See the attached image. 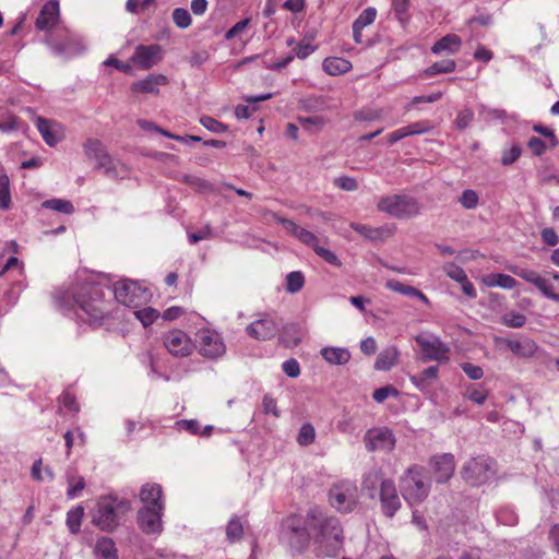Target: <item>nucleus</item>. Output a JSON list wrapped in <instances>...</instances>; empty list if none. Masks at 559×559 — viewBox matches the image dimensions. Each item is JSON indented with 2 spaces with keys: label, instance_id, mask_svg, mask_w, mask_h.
I'll return each mask as SVG.
<instances>
[{
  "label": "nucleus",
  "instance_id": "1",
  "mask_svg": "<svg viewBox=\"0 0 559 559\" xmlns=\"http://www.w3.org/2000/svg\"><path fill=\"white\" fill-rule=\"evenodd\" d=\"M53 302L60 311H73L81 320L95 325L100 324L109 313L104 287L93 283L85 284L72 293L60 292L55 295Z\"/></svg>",
  "mask_w": 559,
  "mask_h": 559
},
{
  "label": "nucleus",
  "instance_id": "2",
  "mask_svg": "<svg viewBox=\"0 0 559 559\" xmlns=\"http://www.w3.org/2000/svg\"><path fill=\"white\" fill-rule=\"evenodd\" d=\"M307 523L311 530L317 532L316 543L326 556H335L341 550L343 528L337 518L311 510L307 514Z\"/></svg>",
  "mask_w": 559,
  "mask_h": 559
},
{
  "label": "nucleus",
  "instance_id": "3",
  "mask_svg": "<svg viewBox=\"0 0 559 559\" xmlns=\"http://www.w3.org/2000/svg\"><path fill=\"white\" fill-rule=\"evenodd\" d=\"M401 493L409 504L423 502L429 493L430 484L426 481L424 468L417 465L409 467L401 477Z\"/></svg>",
  "mask_w": 559,
  "mask_h": 559
},
{
  "label": "nucleus",
  "instance_id": "4",
  "mask_svg": "<svg viewBox=\"0 0 559 559\" xmlns=\"http://www.w3.org/2000/svg\"><path fill=\"white\" fill-rule=\"evenodd\" d=\"M377 209L397 219H408L419 214L418 201L408 194H391L381 197Z\"/></svg>",
  "mask_w": 559,
  "mask_h": 559
},
{
  "label": "nucleus",
  "instance_id": "5",
  "mask_svg": "<svg viewBox=\"0 0 559 559\" xmlns=\"http://www.w3.org/2000/svg\"><path fill=\"white\" fill-rule=\"evenodd\" d=\"M46 43L56 56L64 58L78 56L85 50L83 39L66 28L47 34Z\"/></svg>",
  "mask_w": 559,
  "mask_h": 559
},
{
  "label": "nucleus",
  "instance_id": "6",
  "mask_svg": "<svg viewBox=\"0 0 559 559\" xmlns=\"http://www.w3.org/2000/svg\"><path fill=\"white\" fill-rule=\"evenodd\" d=\"M495 473V461L484 455L471 457L464 463L461 471L463 479L472 486L487 483Z\"/></svg>",
  "mask_w": 559,
  "mask_h": 559
},
{
  "label": "nucleus",
  "instance_id": "7",
  "mask_svg": "<svg viewBox=\"0 0 559 559\" xmlns=\"http://www.w3.org/2000/svg\"><path fill=\"white\" fill-rule=\"evenodd\" d=\"M280 538L290 548L301 551L308 546L310 535L302 519L294 514L283 521Z\"/></svg>",
  "mask_w": 559,
  "mask_h": 559
},
{
  "label": "nucleus",
  "instance_id": "8",
  "mask_svg": "<svg viewBox=\"0 0 559 559\" xmlns=\"http://www.w3.org/2000/svg\"><path fill=\"white\" fill-rule=\"evenodd\" d=\"M114 295L119 304L132 309L141 307L151 298V294L146 288L130 280L117 282L114 286Z\"/></svg>",
  "mask_w": 559,
  "mask_h": 559
},
{
  "label": "nucleus",
  "instance_id": "9",
  "mask_svg": "<svg viewBox=\"0 0 559 559\" xmlns=\"http://www.w3.org/2000/svg\"><path fill=\"white\" fill-rule=\"evenodd\" d=\"M329 498L340 512H350L357 503V486L350 480L338 481L331 487Z\"/></svg>",
  "mask_w": 559,
  "mask_h": 559
},
{
  "label": "nucleus",
  "instance_id": "10",
  "mask_svg": "<svg viewBox=\"0 0 559 559\" xmlns=\"http://www.w3.org/2000/svg\"><path fill=\"white\" fill-rule=\"evenodd\" d=\"M118 506L116 499H99L92 515L93 524L104 532H112L118 526Z\"/></svg>",
  "mask_w": 559,
  "mask_h": 559
},
{
  "label": "nucleus",
  "instance_id": "11",
  "mask_svg": "<svg viewBox=\"0 0 559 559\" xmlns=\"http://www.w3.org/2000/svg\"><path fill=\"white\" fill-rule=\"evenodd\" d=\"M199 352L203 357L216 359L226 352L223 337L215 331L203 329L198 333Z\"/></svg>",
  "mask_w": 559,
  "mask_h": 559
},
{
  "label": "nucleus",
  "instance_id": "12",
  "mask_svg": "<svg viewBox=\"0 0 559 559\" xmlns=\"http://www.w3.org/2000/svg\"><path fill=\"white\" fill-rule=\"evenodd\" d=\"M163 344L168 353L175 357H188L194 348L189 335L181 330H171L165 333Z\"/></svg>",
  "mask_w": 559,
  "mask_h": 559
},
{
  "label": "nucleus",
  "instance_id": "13",
  "mask_svg": "<svg viewBox=\"0 0 559 559\" xmlns=\"http://www.w3.org/2000/svg\"><path fill=\"white\" fill-rule=\"evenodd\" d=\"M416 343L420 346L425 360L447 361L449 360V346L437 336L415 337Z\"/></svg>",
  "mask_w": 559,
  "mask_h": 559
},
{
  "label": "nucleus",
  "instance_id": "14",
  "mask_svg": "<svg viewBox=\"0 0 559 559\" xmlns=\"http://www.w3.org/2000/svg\"><path fill=\"white\" fill-rule=\"evenodd\" d=\"M165 508L142 507L138 512V523L145 534L159 535L163 531L162 516Z\"/></svg>",
  "mask_w": 559,
  "mask_h": 559
},
{
  "label": "nucleus",
  "instance_id": "15",
  "mask_svg": "<svg viewBox=\"0 0 559 559\" xmlns=\"http://www.w3.org/2000/svg\"><path fill=\"white\" fill-rule=\"evenodd\" d=\"M381 511L386 518H393L402 507L395 484L391 479H383L380 484Z\"/></svg>",
  "mask_w": 559,
  "mask_h": 559
},
{
  "label": "nucleus",
  "instance_id": "16",
  "mask_svg": "<svg viewBox=\"0 0 559 559\" xmlns=\"http://www.w3.org/2000/svg\"><path fill=\"white\" fill-rule=\"evenodd\" d=\"M271 216L274 221L281 224L289 235L298 239L304 245L312 248L313 251L320 246L319 238L312 231L298 226L292 219L280 216L277 213L272 212Z\"/></svg>",
  "mask_w": 559,
  "mask_h": 559
},
{
  "label": "nucleus",
  "instance_id": "17",
  "mask_svg": "<svg viewBox=\"0 0 559 559\" xmlns=\"http://www.w3.org/2000/svg\"><path fill=\"white\" fill-rule=\"evenodd\" d=\"M280 322L271 314H263L262 318L253 321L246 328L247 334L259 341L271 340L275 336Z\"/></svg>",
  "mask_w": 559,
  "mask_h": 559
},
{
  "label": "nucleus",
  "instance_id": "18",
  "mask_svg": "<svg viewBox=\"0 0 559 559\" xmlns=\"http://www.w3.org/2000/svg\"><path fill=\"white\" fill-rule=\"evenodd\" d=\"M365 442L369 451H391L395 445V438L388 428H373L366 432Z\"/></svg>",
  "mask_w": 559,
  "mask_h": 559
},
{
  "label": "nucleus",
  "instance_id": "19",
  "mask_svg": "<svg viewBox=\"0 0 559 559\" xmlns=\"http://www.w3.org/2000/svg\"><path fill=\"white\" fill-rule=\"evenodd\" d=\"M430 466L435 480L439 484L447 483L455 469L454 456L450 453L435 455L430 460Z\"/></svg>",
  "mask_w": 559,
  "mask_h": 559
},
{
  "label": "nucleus",
  "instance_id": "20",
  "mask_svg": "<svg viewBox=\"0 0 559 559\" xmlns=\"http://www.w3.org/2000/svg\"><path fill=\"white\" fill-rule=\"evenodd\" d=\"M160 46L139 45L133 53L132 61L142 69H150L160 59Z\"/></svg>",
  "mask_w": 559,
  "mask_h": 559
},
{
  "label": "nucleus",
  "instance_id": "21",
  "mask_svg": "<svg viewBox=\"0 0 559 559\" xmlns=\"http://www.w3.org/2000/svg\"><path fill=\"white\" fill-rule=\"evenodd\" d=\"M59 17V3L57 0H49L45 3L36 19V27L40 31L50 29L56 25Z\"/></svg>",
  "mask_w": 559,
  "mask_h": 559
},
{
  "label": "nucleus",
  "instance_id": "22",
  "mask_svg": "<svg viewBox=\"0 0 559 559\" xmlns=\"http://www.w3.org/2000/svg\"><path fill=\"white\" fill-rule=\"evenodd\" d=\"M168 79L163 74H151L143 80L132 83L133 93L157 94L159 86L166 85Z\"/></svg>",
  "mask_w": 559,
  "mask_h": 559
},
{
  "label": "nucleus",
  "instance_id": "23",
  "mask_svg": "<svg viewBox=\"0 0 559 559\" xmlns=\"http://www.w3.org/2000/svg\"><path fill=\"white\" fill-rule=\"evenodd\" d=\"M163 489L158 484H145L140 491V499L143 507H160L165 508L163 501Z\"/></svg>",
  "mask_w": 559,
  "mask_h": 559
},
{
  "label": "nucleus",
  "instance_id": "24",
  "mask_svg": "<svg viewBox=\"0 0 559 559\" xmlns=\"http://www.w3.org/2000/svg\"><path fill=\"white\" fill-rule=\"evenodd\" d=\"M502 342L515 356L519 357H532L537 350L536 343L528 337H524L522 340L506 338L502 340Z\"/></svg>",
  "mask_w": 559,
  "mask_h": 559
},
{
  "label": "nucleus",
  "instance_id": "25",
  "mask_svg": "<svg viewBox=\"0 0 559 559\" xmlns=\"http://www.w3.org/2000/svg\"><path fill=\"white\" fill-rule=\"evenodd\" d=\"M96 167L103 169L105 175L109 178L123 177L127 173L124 165L114 159L108 152L96 160Z\"/></svg>",
  "mask_w": 559,
  "mask_h": 559
},
{
  "label": "nucleus",
  "instance_id": "26",
  "mask_svg": "<svg viewBox=\"0 0 559 559\" xmlns=\"http://www.w3.org/2000/svg\"><path fill=\"white\" fill-rule=\"evenodd\" d=\"M461 46L462 40L457 35L448 34L435 43V45L431 48V51L436 55H454L460 50Z\"/></svg>",
  "mask_w": 559,
  "mask_h": 559
},
{
  "label": "nucleus",
  "instance_id": "27",
  "mask_svg": "<svg viewBox=\"0 0 559 559\" xmlns=\"http://www.w3.org/2000/svg\"><path fill=\"white\" fill-rule=\"evenodd\" d=\"M400 357V350L396 346L392 345L384 348L377 357L374 369L379 371H389L392 369Z\"/></svg>",
  "mask_w": 559,
  "mask_h": 559
},
{
  "label": "nucleus",
  "instance_id": "28",
  "mask_svg": "<svg viewBox=\"0 0 559 559\" xmlns=\"http://www.w3.org/2000/svg\"><path fill=\"white\" fill-rule=\"evenodd\" d=\"M481 282L487 287H501L504 289H512L516 286L518 282L508 274L491 273L485 275Z\"/></svg>",
  "mask_w": 559,
  "mask_h": 559
},
{
  "label": "nucleus",
  "instance_id": "29",
  "mask_svg": "<svg viewBox=\"0 0 559 559\" xmlns=\"http://www.w3.org/2000/svg\"><path fill=\"white\" fill-rule=\"evenodd\" d=\"M94 554L96 559H118L116 545L109 537H102L97 540Z\"/></svg>",
  "mask_w": 559,
  "mask_h": 559
},
{
  "label": "nucleus",
  "instance_id": "30",
  "mask_svg": "<svg viewBox=\"0 0 559 559\" xmlns=\"http://www.w3.org/2000/svg\"><path fill=\"white\" fill-rule=\"evenodd\" d=\"M322 68L330 75H340L348 72L352 63L344 58L329 57L324 59Z\"/></svg>",
  "mask_w": 559,
  "mask_h": 559
},
{
  "label": "nucleus",
  "instance_id": "31",
  "mask_svg": "<svg viewBox=\"0 0 559 559\" xmlns=\"http://www.w3.org/2000/svg\"><path fill=\"white\" fill-rule=\"evenodd\" d=\"M321 355L333 365H345L350 359V353L343 347H324L321 349Z\"/></svg>",
  "mask_w": 559,
  "mask_h": 559
},
{
  "label": "nucleus",
  "instance_id": "32",
  "mask_svg": "<svg viewBox=\"0 0 559 559\" xmlns=\"http://www.w3.org/2000/svg\"><path fill=\"white\" fill-rule=\"evenodd\" d=\"M438 371L437 366L428 367L419 374L411 376V381L420 391H426L430 385V380H435L438 377Z\"/></svg>",
  "mask_w": 559,
  "mask_h": 559
},
{
  "label": "nucleus",
  "instance_id": "33",
  "mask_svg": "<svg viewBox=\"0 0 559 559\" xmlns=\"http://www.w3.org/2000/svg\"><path fill=\"white\" fill-rule=\"evenodd\" d=\"M301 340V333L297 325L289 324L284 326L280 334V342L286 347H294L299 344Z\"/></svg>",
  "mask_w": 559,
  "mask_h": 559
},
{
  "label": "nucleus",
  "instance_id": "34",
  "mask_svg": "<svg viewBox=\"0 0 559 559\" xmlns=\"http://www.w3.org/2000/svg\"><path fill=\"white\" fill-rule=\"evenodd\" d=\"M83 516L84 508L82 506H78L68 511L66 523L72 534L80 532Z\"/></svg>",
  "mask_w": 559,
  "mask_h": 559
},
{
  "label": "nucleus",
  "instance_id": "35",
  "mask_svg": "<svg viewBox=\"0 0 559 559\" xmlns=\"http://www.w3.org/2000/svg\"><path fill=\"white\" fill-rule=\"evenodd\" d=\"M85 155L95 162L107 153L104 144L97 139H88L83 145Z\"/></svg>",
  "mask_w": 559,
  "mask_h": 559
},
{
  "label": "nucleus",
  "instance_id": "36",
  "mask_svg": "<svg viewBox=\"0 0 559 559\" xmlns=\"http://www.w3.org/2000/svg\"><path fill=\"white\" fill-rule=\"evenodd\" d=\"M456 62L452 59H445L438 62L432 63L429 68L425 70V74L427 76H433L441 73H451L455 70Z\"/></svg>",
  "mask_w": 559,
  "mask_h": 559
},
{
  "label": "nucleus",
  "instance_id": "37",
  "mask_svg": "<svg viewBox=\"0 0 559 559\" xmlns=\"http://www.w3.org/2000/svg\"><path fill=\"white\" fill-rule=\"evenodd\" d=\"M41 206L63 214H72L74 212V206L72 202L63 199L46 200L43 202Z\"/></svg>",
  "mask_w": 559,
  "mask_h": 559
},
{
  "label": "nucleus",
  "instance_id": "38",
  "mask_svg": "<svg viewBox=\"0 0 559 559\" xmlns=\"http://www.w3.org/2000/svg\"><path fill=\"white\" fill-rule=\"evenodd\" d=\"M299 124L308 132H319L326 123L323 116L299 117Z\"/></svg>",
  "mask_w": 559,
  "mask_h": 559
},
{
  "label": "nucleus",
  "instance_id": "39",
  "mask_svg": "<svg viewBox=\"0 0 559 559\" xmlns=\"http://www.w3.org/2000/svg\"><path fill=\"white\" fill-rule=\"evenodd\" d=\"M11 205L10 179L4 171L0 173V210H8Z\"/></svg>",
  "mask_w": 559,
  "mask_h": 559
},
{
  "label": "nucleus",
  "instance_id": "40",
  "mask_svg": "<svg viewBox=\"0 0 559 559\" xmlns=\"http://www.w3.org/2000/svg\"><path fill=\"white\" fill-rule=\"evenodd\" d=\"M68 490L67 497L74 499L80 496L85 488V479L82 476L67 475Z\"/></svg>",
  "mask_w": 559,
  "mask_h": 559
},
{
  "label": "nucleus",
  "instance_id": "41",
  "mask_svg": "<svg viewBox=\"0 0 559 559\" xmlns=\"http://www.w3.org/2000/svg\"><path fill=\"white\" fill-rule=\"evenodd\" d=\"M133 314L144 326H148L159 317V311L152 307H139L134 309Z\"/></svg>",
  "mask_w": 559,
  "mask_h": 559
},
{
  "label": "nucleus",
  "instance_id": "42",
  "mask_svg": "<svg viewBox=\"0 0 559 559\" xmlns=\"http://www.w3.org/2000/svg\"><path fill=\"white\" fill-rule=\"evenodd\" d=\"M316 429L310 423L304 424L297 435V442L301 447L310 445L314 442Z\"/></svg>",
  "mask_w": 559,
  "mask_h": 559
},
{
  "label": "nucleus",
  "instance_id": "43",
  "mask_svg": "<svg viewBox=\"0 0 559 559\" xmlns=\"http://www.w3.org/2000/svg\"><path fill=\"white\" fill-rule=\"evenodd\" d=\"M243 526L237 516L229 520L226 526V537L230 543H235L242 537Z\"/></svg>",
  "mask_w": 559,
  "mask_h": 559
},
{
  "label": "nucleus",
  "instance_id": "44",
  "mask_svg": "<svg viewBox=\"0 0 559 559\" xmlns=\"http://www.w3.org/2000/svg\"><path fill=\"white\" fill-rule=\"evenodd\" d=\"M349 226L353 230L357 231L358 234L370 240L380 239L383 234V229L381 228H373L371 226L362 225L359 223H350Z\"/></svg>",
  "mask_w": 559,
  "mask_h": 559
},
{
  "label": "nucleus",
  "instance_id": "45",
  "mask_svg": "<svg viewBox=\"0 0 559 559\" xmlns=\"http://www.w3.org/2000/svg\"><path fill=\"white\" fill-rule=\"evenodd\" d=\"M496 518L500 524L508 525V526L515 525L519 520L518 514L515 513L514 509L509 506L501 507L497 511Z\"/></svg>",
  "mask_w": 559,
  "mask_h": 559
},
{
  "label": "nucleus",
  "instance_id": "46",
  "mask_svg": "<svg viewBox=\"0 0 559 559\" xmlns=\"http://www.w3.org/2000/svg\"><path fill=\"white\" fill-rule=\"evenodd\" d=\"M501 323L508 328L519 329L526 323V317L520 312L508 311L502 314Z\"/></svg>",
  "mask_w": 559,
  "mask_h": 559
},
{
  "label": "nucleus",
  "instance_id": "47",
  "mask_svg": "<svg viewBox=\"0 0 559 559\" xmlns=\"http://www.w3.org/2000/svg\"><path fill=\"white\" fill-rule=\"evenodd\" d=\"M512 273L519 277H521L522 280L533 284L535 287L538 285V284H542V278L543 276L536 272V271H533V270H530V269H524V267H513L511 269Z\"/></svg>",
  "mask_w": 559,
  "mask_h": 559
},
{
  "label": "nucleus",
  "instance_id": "48",
  "mask_svg": "<svg viewBox=\"0 0 559 559\" xmlns=\"http://www.w3.org/2000/svg\"><path fill=\"white\" fill-rule=\"evenodd\" d=\"M305 284V277L301 272L294 271L286 276V290L295 294L299 292Z\"/></svg>",
  "mask_w": 559,
  "mask_h": 559
},
{
  "label": "nucleus",
  "instance_id": "49",
  "mask_svg": "<svg viewBox=\"0 0 559 559\" xmlns=\"http://www.w3.org/2000/svg\"><path fill=\"white\" fill-rule=\"evenodd\" d=\"M36 127L48 145L53 146L57 143V139L50 130L49 120L44 118H37Z\"/></svg>",
  "mask_w": 559,
  "mask_h": 559
},
{
  "label": "nucleus",
  "instance_id": "50",
  "mask_svg": "<svg viewBox=\"0 0 559 559\" xmlns=\"http://www.w3.org/2000/svg\"><path fill=\"white\" fill-rule=\"evenodd\" d=\"M173 21L177 27L186 29L191 25L192 19L188 10L177 8L173 11Z\"/></svg>",
  "mask_w": 559,
  "mask_h": 559
},
{
  "label": "nucleus",
  "instance_id": "51",
  "mask_svg": "<svg viewBox=\"0 0 559 559\" xmlns=\"http://www.w3.org/2000/svg\"><path fill=\"white\" fill-rule=\"evenodd\" d=\"M377 17V10L373 7H368L365 9L358 17L354 21V25L360 28H365L366 26L372 24Z\"/></svg>",
  "mask_w": 559,
  "mask_h": 559
},
{
  "label": "nucleus",
  "instance_id": "52",
  "mask_svg": "<svg viewBox=\"0 0 559 559\" xmlns=\"http://www.w3.org/2000/svg\"><path fill=\"white\" fill-rule=\"evenodd\" d=\"M442 270L450 278L457 283L464 282L467 277L465 271L452 262L445 263L442 266Z\"/></svg>",
  "mask_w": 559,
  "mask_h": 559
},
{
  "label": "nucleus",
  "instance_id": "53",
  "mask_svg": "<svg viewBox=\"0 0 559 559\" xmlns=\"http://www.w3.org/2000/svg\"><path fill=\"white\" fill-rule=\"evenodd\" d=\"M479 202V198L476 191L472 189H466L462 192L460 197L461 205L466 210H474L477 207Z\"/></svg>",
  "mask_w": 559,
  "mask_h": 559
},
{
  "label": "nucleus",
  "instance_id": "54",
  "mask_svg": "<svg viewBox=\"0 0 559 559\" xmlns=\"http://www.w3.org/2000/svg\"><path fill=\"white\" fill-rule=\"evenodd\" d=\"M138 126L142 129V130H145V131H155V132H158L160 134H163L164 136L166 138H169V139H173V140H183L182 136L180 135H176V134H173L164 129H162L160 127H158L157 124H155L154 122L152 121H147V120H143V119H140L138 120Z\"/></svg>",
  "mask_w": 559,
  "mask_h": 559
},
{
  "label": "nucleus",
  "instance_id": "55",
  "mask_svg": "<svg viewBox=\"0 0 559 559\" xmlns=\"http://www.w3.org/2000/svg\"><path fill=\"white\" fill-rule=\"evenodd\" d=\"M404 129L406 132V136H409V135L425 134L432 129V126L429 121H416V122L409 123L408 126L404 127Z\"/></svg>",
  "mask_w": 559,
  "mask_h": 559
},
{
  "label": "nucleus",
  "instance_id": "56",
  "mask_svg": "<svg viewBox=\"0 0 559 559\" xmlns=\"http://www.w3.org/2000/svg\"><path fill=\"white\" fill-rule=\"evenodd\" d=\"M521 154H522L521 146L518 144H514L510 148L504 150L502 152L501 164L504 166L512 165L520 158Z\"/></svg>",
  "mask_w": 559,
  "mask_h": 559
},
{
  "label": "nucleus",
  "instance_id": "57",
  "mask_svg": "<svg viewBox=\"0 0 559 559\" xmlns=\"http://www.w3.org/2000/svg\"><path fill=\"white\" fill-rule=\"evenodd\" d=\"M200 122L204 128L214 133H224L227 131V127L224 123L212 117H202Z\"/></svg>",
  "mask_w": 559,
  "mask_h": 559
},
{
  "label": "nucleus",
  "instance_id": "58",
  "mask_svg": "<svg viewBox=\"0 0 559 559\" xmlns=\"http://www.w3.org/2000/svg\"><path fill=\"white\" fill-rule=\"evenodd\" d=\"M314 252H316V253H317V254H318L322 260H324L326 263H329V264H331V265H334V266H337V267H340V266L342 265V262H341V260L337 258V255H336L333 251H331V250H329V249H326V248H324V247H322V246H319V247L314 250Z\"/></svg>",
  "mask_w": 559,
  "mask_h": 559
},
{
  "label": "nucleus",
  "instance_id": "59",
  "mask_svg": "<svg viewBox=\"0 0 559 559\" xmlns=\"http://www.w3.org/2000/svg\"><path fill=\"white\" fill-rule=\"evenodd\" d=\"M394 13L400 22L407 20V11L409 8V0H392Z\"/></svg>",
  "mask_w": 559,
  "mask_h": 559
},
{
  "label": "nucleus",
  "instance_id": "60",
  "mask_svg": "<svg viewBox=\"0 0 559 559\" xmlns=\"http://www.w3.org/2000/svg\"><path fill=\"white\" fill-rule=\"evenodd\" d=\"M334 185L344 191H355L358 189V182L355 178L342 176L334 180Z\"/></svg>",
  "mask_w": 559,
  "mask_h": 559
},
{
  "label": "nucleus",
  "instance_id": "61",
  "mask_svg": "<svg viewBox=\"0 0 559 559\" xmlns=\"http://www.w3.org/2000/svg\"><path fill=\"white\" fill-rule=\"evenodd\" d=\"M399 394L397 390L393 386H382L374 390L372 397L378 403H383L389 396H396Z\"/></svg>",
  "mask_w": 559,
  "mask_h": 559
},
{
  "label": "nucleus",
  "instance_id": "62",
  "mask_svg": "<svg viewBox=\"0 0 559 559\" xmlns=\"http://www.w3.org/2000/svg\"><path fill=\"white\" fill-rule=\"evenodd\" d=\"M474 119V112L472 109H463L461 110L455 119V124L459 129H465L471 124Z\"/></svg>",
  "mask_w": 559,
  "mask_h": 559
},
{
  "label": "nucleus",
  "instance_id": "63",
  "mask_svg": "<svg viewBox=\"0 0 559 559\" xmlns=\"http://www.w3.org/2000/svg\"><path fill=\"white\" fill-rule=\"evenodd\" d=\"M464 373L472 380H479L484 376V371L479 366L473 365L471 362H463L461 365Z\"/></svg>",
  "mask_w": 559,
  "mask_h": 559
},
{
  "label": "nucleus",
  "instance_id": "64",
  "mask_svg": "<svg viewBox=\"0 0 559 559\" xmlns=\"http://www.w3.org/2000/svg\"><path fill=\"white\" fill-rule=\"evenodd\" d=\"M466 396L474 403L481 405L485 403L487 399V391L480 388L473 386L466 391Z\"/></svg>",
  "mask_w": 559,
  "mask_h": 559
}]
</instances>
